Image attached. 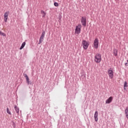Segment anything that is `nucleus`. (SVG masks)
I'll use <instances>...</instances> for the list:
<instances>
[{"mask_svg": "<svg viewBox=\"0 0 128 128\" xmlns=\"http://www.w3.org/2000/svg\"><path fill=\"white\" fill-rule=\"evenodd\" d=\"M95 62L98 64L100 62H102V54H97L94 56V60Z\"/></svg>", "mask_w": 128, "mask_h": 128, "instance_id": "f257e3e1", "label": "nucleus"}, {"mask_svg": "<svg viewBox=\"0 0 128 128\" xmlns=\"http://www.w3.org/2000/svg\"><path fill=\"white\" fill-rule=\"evenodd\" d=\"M82 30V24H78L76 26L74 34H80Z\"/></svg>", "mask_w": 128, "mask_h": 128, "instance_id": "f03ea898", "label": "nucleus"}, {"mask_svg": "<svg viewBox=\"0 0 128 128\" xmlns=\"http://www.w3.org/2000/svg\"><path fill=\"white\" fill-rule=\"evenodd\" d=\"M82 46H83V48H84V50H88V48L90 44L86 40H83L82 42Z\"/></svg>", "mask_w": 128, "mask_h": 128, "instance_id": "7ed1b4c3", "label": "nucleus"}, {"mask_svg": "<svg viewBox=\"0 0 128 128\" xmlns=\"http://www.w3.org/2000/svg\"><path fill=\"white\" fill-rule=\"evenodd\" d=\"M108 74L110 78H114V70H112V68H110L108 69Z\"/></svg>", "mask_w": 128, "mask_h": 128, "instance_id": "20e7f679", "label": "nucleus"}, {"mask_svg": "<svg viewBox=\"0 0 128 128\" xmlns=\"http://www.w3.org/2000/svg\"><path fill=\"white\" fill-rule=\"evenodd\" d=\"M94 48H96V49L98 48V38H96L94 40Z\"/></svg>", "mask_w": 128, "mask_h": 128, "instance_id": "39448f33", "label": "nucleus"}, {"mask_svg": "<svg viewBox=\"0 0 128 128\" xmlns=\"http://www.w3.org/2000/svg\"><path fill=\"white\" fill-rule=\"evenodd\" d=\"M8 14H10V12H6L4 14V22H8Z\"/></svg>", "mask_w": 128, "mask_h": 128, "instance_id": "423d86ee", "label": "nucleus"}, {"mask_svg": "<svg viewBox=\"0 0 128 128\" xmlns=\"http://www.w3.org/2000/svg\"><path fill=\"white\" fill-rule=\"evenodd\" d=\"M45 34H46V32H42V34L40 37V39L39 40L38 44H40L42 42V40H44V38Z\"/></svg>", "mask_w": 128, "mask_h": 128, "instance_id": "0eeeda50", "label": "nucleus"}, {"mask_svg": "<svg viewBox=\"0 0 128 128\" xmlns=\"http://www.w3.org/2000/svg\"><path fill=\"white\" fill-rule=\"evenodd\" d=\"M81 22L82 26H86V18L84 17H82L81 19Z\"/></svg>", "mask_w": 128, "mask_h": 128, "instance_id": "6e6552de", "label": "nucleus"}, {"mask_svg": "<svg viewBox=\"0 0 128 128\" xmlns=\"http://www.w3.org/2000/svg\"><path fill=\"white\" fill-rule=\"evenodd\" d=\"M24 78H26V82L28 84H32V82L30 83V78H28V76L26 74H24Z\"/></svg>", "mask_w": 128, "mask_h": 128, "instance_id": "1a4fd4ad", "label": "nucleus"}, {"mask_svg": "<svg viewBox=\"0 0 128 128\" xmlns=\"http://www.w3.org/2000/svg\"><path fill=\"white\" fill-rule=\"evenodd\" d=\"M98 112L97 111H96L94 114L95 122H98Z\"/></svg>", "mask_w": 128, "mask_h": 128, "instance_id": "9d476101", "label": "nucleus"}, {"mask_svg": "<svg viewBox=\"0 0 128 128\" xmlns=\"http://www.w3.org/2000/svg\"><path fill=\"white\" fill-rule=\"evenodd\" d=\"M112 102V97L110 96L108 99L106 101V104H110Z\"/></svg>", "mask_w": 128, "mask_h": 128, "instance_id": "9b49d317", "label": "nucleus"}, {"mask_svg": "<svg viewBox=\"0 0 128 128\" xmlns=\"http://www.w3.org/2000/svg\"><path fill=\"white\" fill-rule=\"evenodd\" d=\"M113 54L115 56H118V50L114 48L113 50Z\"/></svg>", "mask_w": 128, "mask_h": 128, "instance_id": "f8f14e48", "label": "nucleus"}, {"mask_svg": "<svg viewBox=\"0 0 128 128\" xmlns=\"http://www.w3.org/2000/svg\"><path fill=\"white\" fill-rule=\"evenodd\" d=\"M125 114L126 118H128V107H126L125 110Z\"/></svg>", "mask_w": 128, "mask_h": 128, "instance_id": "ddd939ff", "label": "nucleus"}, {"mask_svg": "<svg viewBox=\"0 0 128 128\" xmlns=\"http://www.w3.org/2000/svg\"><path fill=\"white\" fill-rule=\"evenodd\" d=\"M14 110H15L16 114H20V108H18V106H14Z\"/></svg>", "mask_w": 128, "mask_h": 128, "instance_id": "4468645a", "label": "nucleus"}, {"mask_svg": "<svg viewBox=\"0 0 128 128\" xmlns=\"http://www.w3.org/2000/svg\"><path fill=\"white\" fill-rule=\"evenodd\" d=\"M41 14H42V18H44V16H46V12H44V10H41Z\"/></svg>", "mask_w": 128, "mask_h": 128, "instance_id": "2eb2a0df", "label": "nucleus"}, {"mask_svg": "<svg viewBox=\"0 0 128 128\" xmlns=\"http://www.w3.org/2000/svg\"><path fill=\"white\" fill-rule=\"evenodd\" d=\"M26 46V42H24L22 44V46H20V50H22V48H24V46Z\"/></svg>", "mask_w": 128, "mask_h": 128, "instance_id": "dca6fc26", "label": "nucleus"}, {"mask_svg": "<svg viewBox=\"0 0 128 128\" xmlns=\"http://www.w3.org/2000/svg\"><path fill=\"white\" fill-rule=\"evenodd\" d=\"M126 88H128V82L125 81L124 82V90H126Z\"/></svg>", "mask_w": 128, "mask_h": 128, "instance_id": "f3484780", "label": "nucleus"}, {"mask_svg": "<svg viewBox=\"0 0 128 128\" xmlns=\"http://www.w3.org/2000/svg\"><path fill=\"white\" fill-rule=\"evenodd\" d=\"M0 36H6V34L4 32H2V31H0Z\"/></svg>", "mask_w": 128, "mask_h": 128, "instance_id": "a211bd4d", "label": "nucleus"}, {"mask_svg": "<svg viewBox=\"0 0 128 128\" xmlns=\"http://www.w3.org/2000/svg\"><path fill=\"white\" fill-rule=\"evenodd\" d=\"M6 112L7 114H12V113L10 112V109H8V108H6Z\"/></svg>", "mask_w": 128, "mask_h": 128, "instance_id": "6ab92c4d", "label": "nucleus"}, {"mask_svg": "<svg viewBox=\"0 0 128 128\" xmlns=\"http://www.w3.org/2000/svg\"><path fill=\"white\" fill-rule=\"evenodd\" d=\"M54 6H58V3L55 2L54 3Z\"/></svg>", "mask_w": 128, "mask_h": 128, "instance_id": "aec40b11", "label": "nucleus"}, {"mask_svg": "<svg viewBox=\"0 0 128 128\" xmlns=\"http://www.w3.org/2000/svg\"><path fill=\"white\" fill-rule=\"evenodd\" d=\"M126 64H128V63L125 64V66H126Z\"/></svg>", "mask_w": 128, "mask_h": 128, "instance_id": "412c9836", "label": "nucleus"}]
</instances>
